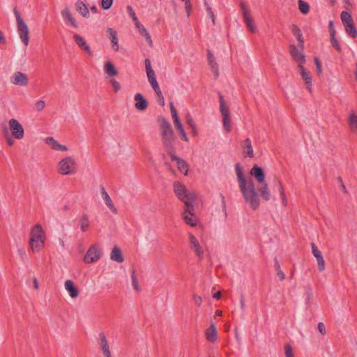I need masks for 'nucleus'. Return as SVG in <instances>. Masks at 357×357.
<instances>
[{
    "mask_svg": "<svg viewBox=\"0 0 357 357\" xmlns=\"http://www.w3.org/2000/svg\"><path fill=\"white\" fill-rule=\"evenodd\" d=\"M215 59L213 54L211 52H208V61L210 62L211 61H215Z\"/></svg>",
    "mask_w": 357,
    "mask_h": 357,
    "instance_id": "nucleus-63",
    "label": "nucleus"
},
{
    "mask_svg": "<svg viewBox=\"0 0 357 357\" xmlns=\"http://www.w3.org/2000/svg\"><path fill=\"white\" fill-rule=\"evenodd\" d=\"M243 152L250 158H252L253 155V149L251 144V141L249 138H247L243 141Z\"/></svg>",
    "mask_w": 357,
    "mask_h": 357,
    "instance_id": "nucleus-34",
    "label": "nucleus"
},
{
    "mask_svg": "<svg viewBox=\"0 0 357 357\" xmlns=\"http://www.w3.org/2000/svg\"><path fill=\"white\" fill-rule=\"evenodd\" d=\"M221 296H222V294H221V292H220V291H217V292H215V293L213 294V297L214 298L218 299H218H220V298H221Z\"/></svg>",
    "mask_w": 357,
    "mask_h": 357,
    "instance_id": "nucleus-64",
    "label": "nucleus"
},
{
    "mask_svg": "<svg viewBox=\"0 0 357 357\" xmlns=\"http://www.w3.org/2000/svg\"><path fill=\"white\" fill-rule=\"evenodd\" d=\"M24 135H4L5 140L9 146H13L15 139H21Z\"/></svg>",
    "mask_w": 357,
    "mask_h": 357,
    "instance_id": "nucleus-38",
    "label": "nucleus"
},
{
    "mask_svg": "<svg viewBox=\"0 0 357 357\" xmlns=\"http://www.w3.org/2000/svg\"><path fill=\"white\" fill-rule=\"evenodd\" d=\"M291 29V31H292L293 34L294 35V36L296 37V38L298 40V47L303 50L304 40H303V34H302V32H301L300 28L298 26H297L296 25H292Z\"/></svg>",
    "mask_w": 357,
    "mask_h": 357,
    "instance_id": "nucleus-28",
    "label": "nucleus"
},
{
    "mask_svg": "<svg viewBox=\"0 0 357 357\" xmlns=\"http://www.w3.org/2000/svg\"><path fill=\"white\" fill-rule=\"evenodd\" d=\"M46 143L50 145L52 149L54 150H61V151H66L67 148L66 146L61 145L57 142L54 138L52 137H47L45 139Z\"/></svg>",
    "mask_w": 357,
    "mask_h": 357,
    "instance_id": "nucleus-33",
    "label": "nucleus"
},
{
    "mask_svg": "<svg viewBox=\"0 0 357 357\" xmlns=\"http://www.w3.org/2000/svg\"><path fill=\"white\" fill-rule=\"evenodd\" d=\"M275 271L277 273V275L279 277V279L280 281H282L285 278V275L283 273V271L281 270V268L278 269H275Z\"/></svg>",
    "mask_w": 357,
    "mask_h": 357,
    "instance_id": "nucleus-59",
    "label": "nucleus"
},
{
    "mask_svg": "<svg viewBox=\"0 0 357 357\" xmlns=\"http://www.w3.org/2000/svg\"><path fill=\"white\" fill-rule=\"evenodd\" d=\"M100 337V346L101 347L103 356L105 357H112L109 344L105 333H100L99 334Z\"/></svg>",
    "mask_w": 357,
    "mask_h": 357,
    "instance_id": "nucleus-20",
    "label": "nucleus"
},
{
    "mask_svg": "<svg viewBox=\"0 0 357 357\" xmlns=\"http://www.w3.org/2000/svg\"><path fill=\"white\" fill-rule=\"evenodd\" d=\"M318 269L319 271H323L325 269V261L323 256L317 258Z\"/></svg>",
    "mask_w": 357,
    "mask_h": 357,
    "instance_id": "nucleus-48",
    "label": "nucleus"
},
{
    "mask_svg": "<svg viewBox=\"0 0 357 357\" xmlns=\"http://www.w3.org/2000/svg\"><path fill=\"white\" fill-rule=\"evenodd\" d=\"M13 13L16 19L17 33L22 43L28 46L29 44V30L27 24L20 15L16 8H13Z\"/></svg>",
    "mask_w": 357,
    "mask_h": 357,
    "instance_id": "nucleus-4",
    "label": "nucleus"
},
{
    "mask_svg": "<svg viewBox=\"0 0 357 357\" xmlns=\"http://www.w3.org/2000/svg\"><path fill=\"white\" fill-rule=\"evenodd\" d=\"M349 123L350 127L357 132V115L354 113L351 114L349 116Z\"/></svg>",
    "mask_w": 357,
    "mask_h": 357,
    "instance_id": "nucleus-39",
    "label": "nucleus"
},
{
    "mask_svg": "<svg viewBox=\"0 0 357 357\" xmlns=\"http://www.w3.org/2000/svg\"><path fill=\"white\" fill-rule=\"evenodd\" d=\"M65 289L68 292L70 296L72 298H75L79 295V290L77 287L75 286L74 282L70 280H68L65 282L64 284Z\"/></svg>",
    "mask_w": 357,
    "mask_h": 357,
    "instance_id": "nucleus-21",
    "label": "nucleus"
},
{
    "mask_svg": "<svg viewBox=\"0 0 357 357\" xmlns=\"http://www.w3.org/2000/svg\"><path fill=\"white\" fill-rule=\"evenodd\" d=\"M75 160L71 157H66L59 162L58 171L62 175H68L75 172Z\"/></svg>",
    "mask_w": 357,
    "mask_h": 357,
    "instance_id": "nucleus-6",
    "label": "nucleus"
},
{
    "mask_svg": "<svg viewBox=\"0 0 357 357\" xmlns=\"http://www.w3.org/2000/svg\"><path fill=\"white\" fill-rule=\"evenodd\" d=\"M205 6H206L208 15H209L210 18L211 19L213 24H215V15L212 10L211 7L206 2H205Z\"/></svg>",
    "mask_w": 357,
    "mask_h": 357,
    "instance_id": "nucleus-50",
    "label": "nucleus"
},
{
    "mask_svg": "<svg viewBox=\"0 0 357 357\" xmlns=\"http://www.w3.org/2000/svg\"><path fill=\"white\" fill-rule=\"evenodd\" d=\"M100 192L102 198L104 199L105 204L109 207V208L114 213H116L117 211L116 208L114 206V204L108 195V193L106 192L105 188L103 186H101L100 188Z\"/></svg>",
    "mask_w": 357,
    "mask_h": 357,
    "instance_id": "nucleus-25",
    "label": "nucleus"
},
{
    "mask_svg": "<svg viewBox=\"0 0 357 357\" xmlns=\"http://www.w3.org/2000/svg\"><path fill=\"white\" fill-rule=\"evenodd\" d=\"M79 225L82 231L85 232L89 227V219L86 214H83L79 220Z\"/></svg>",
    "mask_w": 357,
    "mask_h": 357,
    "instance_id": "nucleus-35",
    "label": "nucleus"
},
{
    "mask_svg": "<svg viewBox=\"0 0 357 357\" xmlns=\"http://www.w3.org/2000/svg\"><path fill=\"white\" fill-rule=\"evenodd\" d=\"M241 8L242 10L243 20L246 24L248 29L252 33L256 32L257 25L251 15L250 10L245 6L244 3L241 4Z\"/></svg>",
    "mask_w": 357,
    "mask_h": 357,
    "instance_id": "nucleus-7",
    "label": "nucleus"
},
{
    "mask_svg": "<svg viewBox=\"0 0 357 357\" xmlns=\"http://www.w3.org/2000/svg\"><path fill=\"white\" fill-rule=\"evenodd\" d=\"M61 14L66 23L70 24L72 26L75 28L78 27V24L76 20L73 17V15L68 7L63 8L61 12Z\"/></svg>",
    "mask_w": 357,
    "mask_h": 357,
    "instance_id": "nucleus-17",
    "label": "nucleus"
},
{
    "mask_svg": "<svg viewBox=\"0 0 357 357\" xmlns=\"http://www.w3.org/2000/svg\"><path fill=\"white\" fill-rule=\"evenodd\" d=\"M190 247L192 249L199 259L203 258L204 252L196 237L192 234H189Z\"/></svg>",
    "mask_w": 357,
    "mask_h": 357,
    "instance_id": "nucleus-16",
    "label": "nucleus"
},
{
    "mask_svg": "<svg viewBox=\"0 0 357 357\" xmlns=\"http://www.w3.org/2000/svg\"><path fill=\"white\" fill-rule=\"evenodd\" d=\"M127 10H128V13L129 15L131 17V18H132V21L135 22V24L138 22L139 20H138L132 8L130 6H128L127 8Z\"/></svg>",
    "mask_w": 357,
    "mask_h": 357,
    "instance_id": "nucleus-46",
    "label": "nucleus"
},
{
    "mask_svg": "<svg viewBox=\"0 0 357 357\" xmlns=\"http://www.w3.org/2000/svg\"><path fill=\"white\" fill-rule=\"evenodd\" d=\"M235 169L239 188L245 203L248 204L253 210H256L259 206V199L252 179L245 178L239 163L236 165Z\"/></svg>",
    "mask_w": 357,
    "mask_h": 357,
    "instance_id": "nucleus-1",
    "label": "nucleus"
},
{
    "mask_svg": "<svg viewBox=\"0 0 357 357\" xmlns=\"http://www.w3.org/2000/svg\"><path fill=\"white\" fill-rule=\"evenodd\" d=\"M172 119L174 120V125L179 130L180 134H185L183 127L181 121L178 119V114L176 116H172Z\"/></svg>",
    "mask_w": 357,
    "mask_h": 357,
    "instance_id": "nucleus-42",
    "label": "nucleus"
},
{
    "mask_svg": "<svg viewBox=\"0 0 357 357\" xmlns=\"http://www.w3.org/2000/svg\"><path fill=\"white\" fill-rule=\"evenodd\" d=\"M331 42L333 46L339 52L341 50V47L337 40L335 39V36H333V38H331Z\"/></svg>",
    "mask_w": 357,
    "mask_h": 357,
    "instance_id": "nucleus-54",
    "label": "nucleus"
},
{
    "mask_svg": "<svg viewBox=\"0 0 357 357\" xmlns=\"http://www.w3.org/2000/svg\"><path fill=\"white\" fill-rule=\"evenodd\" d=\"M183 218L185 222L191 227H195L197 224V218L194 215V211L192 215L190 214L189 211L186 210V206H185V210L183 213Z\"/></svg>",
    "mask_w": 357,
    "mask_h": 357,
    "instance_id": "nucleus-27",
    "label": "nucleus"
},
{
    "mask_svg": "<svg viewBox=\"0 0 357 357\" xmlns=\"http://www.w3.org/2000/svg\"><path fill=\"white\" fill-rule=\"evenodd\" d=\"M312 251L313 255L316 257V259L322 256L321 252L314 243H312Z\"/></svg>",
    "mask_w": 357,
    "mask_h": 357,
    "instance_id": "nucleus-52",
    "label": "nucleus"
},
{
    "mask_svg": "<svg viewBox=\"0 0 357 357\" xmlns=\"http://www.w3.org/2000/svg\"><path fill=\"white\" fill-rule=\"evenodd\" d=\"M9 126L12 134H24V129L22 125L16 119H10L9 121Z\"/></svg>",
    "mask_w": 357,
    "mask_h": 357,
    "instance_id": "nucleus-26",
    "label": "nucleus"
},
{
    "mask_svg": "<svg viewBox=\"0 0 357 357\" xmlns=\"http://www.w3.org/2000/svg\"><path fill=\"white\" fill-rule=\"evenodd\" d=\"M131 278H132V286L137 291H140V287L137 281V278L135 274V271L134 269L132 270V274H131Z\"/></svg>",
    "mask_w": 357,
    "mask_h": 357,
    "instance_id": "nucleus-40",
    "label": "nucleus"
},
{
    "mask_svg": "<svg viewBox=\"0 0 357 357\" xmlns=\"http://www.w3.org/2000/svg\"><path fill=\"white\" fill-rule=\"evenodd\" d=\"M193 301L197 306H200L202 303V298L198 295H193Z\"/></svg>",
    "mask_w": 357,
    "mask_h": 357,
    "instance_id": "nucleus-57",
    "label": "nucleus"
},
{
    "mask_svg": "<svg viewBox=\"0 0 357 357\" xmlns=\"http://www.w3.org/2000/svg\"><path fill=\"white\" fill-rule=\"evenodd\" d=\"M314 64L317 67L318 74L321 73V72H322L321 64L319 60L318 59V58H314Z\"/></svg>",
    "mask_w": 357,
    "mask_h": 357,
    "instance_id": "nucleus-56",
    "label": "nucleus"
},
{
    "mask_svg": "<svg viewBox=\"0 0 357 357\" xmlns=\"http://www.w3.org/2000/svg\"><path fill=\"white\" fill-rule=\"evenodd\" d=\"M45 106V102L44 100H38L34 105V109L36 112H41L44 109Z\"/></svg>",
    "mask_w": 357,
    "mask_h": 357,
    "instance_id": "nucleus-45",
    "label": "nucleus"
},
{
    "mask_svg": "<svg viewBox=\"0 0 357 357\" xmlns=\"http://www.w3.org/2000/svg\"><path fill=\"white\" fill-rule=\"evenodd\" d=\"M110 258L112 261L118 263H122L124 260L122 252L117 246H114L112 250Z\"/></svg>",
    "mask_w": 357,
    "mask_h": 357,
    "instance_id": "nucleus-29",
    "label": "nucleus"
},
{
    "mask_svg": "<svg viewBox=\"0 0 357 357\" xmlns=\"http://www.w3.org/2000/svg\"><path fill=\"white\" fill-rule=\"evenodd\" d=\"M73 39L79 48L83 50L86 54L90 56L93 55L90 46L87 44L86 40L83 36L77 33H75L73 35Z\"/></svg>",
    "mask_w": 357,
    "mask_h": 357,
    "instance_id": "nucleus-13",
    "label": "nucleus"
},
{
    "mask_svg": "<svg viewBox=\"0 0 357 357\" xmlns=\"http://www.w3.org/2000/svg\"><path fill=\"white\" fill-rule=\"evenodd\" d=\"M10 83L20 86H26L29 84V78L26 73L17 71L10 77Z\"/></svg>",
    "mask_w": 357,
    "mask_h": 357,
    "instance_id": "nucleus-10",
    "label": "nucleus"
},
{
    "mask_svg": "<svg viewBox=\"0 0 357 357\" xmlns=\"http://www.w3.org/2000/svg\"><path fill=\"white\" fill-rule=\"evenodd\" d=\"M261 186L259 188L258 191L260 193V196L266 201H268L271 199V193L268 190L267 183L264 181L261 183Z\"/></svg>",
    "mask_w": 357,
    "mask_h": 357,
    "instance_id": "nucleus-32",
    "label": "nucleus"
},
{
    "mask_svg": "<svg viewBox=\"0 0 357 357\" xmlns=\"http://www.w3.org/2000/svg\"><path fill=\"white\" fill-rule=\"evenodd\" d=\"M101 256V250L98 245H91L87 250L84 261L85 263L91 264L98 261Z\"/></svg>",
    "mask_w": 357,
    "mask_h": 357,
    "instance_id": "nucleus-9",
    "label": "nucleus"
},
{
    "mask_svg": "<svg viewBox=\"0 0 357 357\" xmlns=\"http://www.w3.org/2000/svg\"><path fill=\"white\" fill-rule=\"evenodd\" d=\"M340 17L344 26L353 23L351 15L347 11H342Z\"/></svg>",
    "mask_w": 357,
    "mask_h": 357,
    "instance_id": "nucleus-36",
    "label": "nucleus"
},
{
    "mask_svg": "<svg viewBox=\"0 0 357 357\" xmlns=\"http://www.w3.org/2000/svg\"><path fill=\"white\" fill-rule=\"evenodd\" d=\"M135 25L136 28L137 29L138 31L139 32V33L145 38L146 40L150 45H151L152 44L151 37L150 34L149 33L148 31L146 30V29L139 22L135 24Z\"/></svg>",
    "mask_w": 357,
    "mask_h": 357,
    "instance_id": "nucleus-30",
    "label": "nucleus"
},
{
    "mask_svg": "<svg viewBox=\"0 0 357 357\" xmlns=\"http://www.w3.org/2000/svg\"><path fill=\"white\" fill-rule=\"evenodd\" d=\"M113 0H102L101 6L104 10H108L111 8Z\"/></svg>",
    "mask_w": 357,
    "mask_h": 357,
    "instance_id": "nucleus-51",
    "label": "nucleus"
},
{
    "mask_svg": "<svg viewBox=\"0 0 357 357\" xmlns=\"http://www.w3.org/2000/svg\"><path fill=\"white\" fill-rule=\"evenodd\" d=\"M154 91H155V93L156 94L157 100H158V103L161 106H164V105H165V98L163 97V95H162V91H161L160 88L157 89V90H155Z\"/></svg>",
    "mask_w": 357,
    "mask_h": 357,
    "instance_id": "nucleus-44",
    "label": "nucleus"
},
{
    "mask_svg": "<svg viewBox=\"0 0 357 357\" xmlns=\"http://www.w3.org/2000/svg\"><path fill=\"white\" fill-rule=\"evenodd\" d=\"M169 107H170V111H171V114H172V116H176L177 115V112L174 106V104L173 102H170L169 103Z\"/></svg>",
    "mask_w": 357,
    "mask_h": 357,
    "instance_id": "nucleus-61",
    "label": "nucleus"
},
{
    "mask_svg": "<svg viewBox=\"0 0 357 357\" xmlns=\"http://www.w3.org/2000/svg\"><path fill=\"white\" fill-rule=\"evenodd\" d=\"M134 100L135 102V107L137 110L144 111L147 108V102L141 93H136L134 96Z\"/></svg>",
    "mask_w": 357,
    "mask_h": 357,
    "instance_id": "nucleus-19",
    "label": "nucleus"
},
{
    "mask_svg": "<svg viewBox=\"0 0 357 357\" xmlns=\"http://www.w3.org/2000/svg\"><path fill=\"white\" fill-rule=\"evenodd\" d=\"M289 52L294 61L298 63V66H303L305 63V56L302 49L297 48L294 45H291Z\"/></svg>",
    "mask_w": 357,
    "mask_h": 357,
    "instance_id": "nucleus-12",
    "label": "nucleus"
},
{
    "mask_svg": "<svg viewBox=\"0 0 357 357\" xmlns=\"http://www.w3.org/2000/svg\"><path fill=\"white\" fill-rule=\"evenodd\" d=\"M220 100V111L222 116L223 127L226 132L231 131L230 111L226 105L224 98L221 93L218 94Z\"/></svg>",
    "mask_w": 357,
    "mask_h": 357,
    "instance_id": "nucleus-5",
    "label": "nucleus"
},
{
    "mask_svg": "<svg viewBox=\"0 0 357 357\" xmlns=\"http://www.w3.org/2000/svg\"><path fill=\"white\" fill-rule=\"evenodd\" d=\"M185 10H186V12L188 13V15L190 12L191 7H192L190 1L185 2Z\"/></svg>",
    "mask_w": 357,
    "mask_h": 357,
    "instance_id": "nucleus-62",
    "label": "nucleus"
},
{
    "mask_svg": "<svg viewBox=\"0 0 357 357\" xmlns=\"http://www.w3.org/2000/svg\"><path fill=\"white\" fill-rule=\"evenodd\" d=\"M167 142H168L171 146H172L173 154H175V151L182 147L180 144L179 141L175 137V135H163V142L167 150V153L169 155V147H168L167 144Z\"/></svg>",
    "mask_w": 357,
    "mask_h": 357,
    "instance_id": "nucleus-14",
    "label": "nucleus"
},
{
    "mask_svg": "<svg viewBox=\"0 0 357 357\" xmlns=\"http://www.w3.org/2000/svg\"><path fill=\"white\" fill-rule=\"evenodd\" d=\"M173 187L174 192L177 198L185 204L186 210L192 215V211H195L193 206V203L196 199L195 193L189 191L183 184L178 181H175L173 184Z\"/></svg>",
    "mask_w": 357,
    "mask_h": 357,
    "instance_id": "nucleus-2",
    "label": "nucleus"
},
{
    "mask_svg": "<svg viewBox=\"0 0 357 357\" xmlns=\"http://www.w3.org/2000/svg\"><path fill=\"white\" fill-rule=\"evenodd\" d=\"M111 46L114 51L117 52L119 50L118 37L111 38Z\"/></svg>",
    "mask_w": 357,
    "mask_h": 357,
    "instance_id": "nucleus-47",
    "label": "nucleus"
},
{
    "mask_svg": "<svg viewBox=\"0 0 357 357\" xmlns=\"http://www.w3.org/2000/svg\"><path fill=\"white\" fill-rule=\"evenodd\" d=\"M167 144L168 147H169V156L171 157V159L176 162L177 168L179 171L183 173L184 175H187L188 172V163L183 159L176 156L175 154H173L172 146H171V144L168 142H167Z\"/></svg>",
    "mask_w": 357,
    "mask_h": 357,
    "instance_id": "nucleus-11",
    "label": "nucleus"
},
{
    "mask_svg": "<svg viewBox=\"0 0 357 357\" xmlns=\"http://www.w3.org/2000/svg\"><path fill=\"white\" fill-rule=\"evenodd\" d=\"M144 63H145L146 73L149 83L150 84V85L152 87V89H153V91L160 89L159 84L156 79L155 73L151 67V63L150 60L146 59H145Z\"/></svg>",
    "mask_w": 357,
    "mask_h": 357,
    "instance_id": "nucleus-8",
    "label": "nucleus"
},
{
    "mask_svg": "<svg viewBox=\"0 0 357 357\" xmlns=\"http://www.w3.org/2000/svg\"><path fill=\"white\" fill-rule=\"evenodd\" d=\"M208 64L211 67L212 72L214 74V76L215 77H218L219 76V69H218V65L217 62L215 61V60L208 62Z\"/></svg>",
    "mask_w": 357,
    "mask_h": 357,
    "instance_id": "nucleus-43",
    "label": "nucleus"
},
{
    "mask_svg": "<svg viewBox=\"0 0 357 357\" xmlns=\"http://www.w3.org/2000/svg\"><path fill=\"white\" fill-rule=\"evenodd\" d=\"M344 28L347 33L351 38H356L357 36V30L354 25V22L344 26Z\"/></svg>",
    "mask_w": 357,
    "mask_h": 357,
    "instance_id": "nucleus-37",
    "label": "nucleus"
},
{
    "mask_svg": "<svg viewBox=\"0 0 357 357\" xmlns=\"http://www.w3.org/2000/svg\"><path fill=\"white\" fill-rule=\"evenodd\" d=\"M273 183H274L273 190H277L280 192L281 199H282V204L284 206L287 205V199L285 197L284 190V188H283V185H282L281 181L279 180L278 178L275 177Z\"/></svg>",
    "mask_w": 357,
    "mask_h": 357,
    "instance_id": "nucleus-22",
    "label": "nucleus"
},
{
    "mask_svg": "<svg viewBox=\"0 0 357 357\" xmlns=\"http://www.w3.org/2000/svg\"><path fill=\"white\" fill-rule=\"evenodd\" d=\"M317 328L321 335L326 334V328L324 323L319 322L317 325Z\"/></svg>",
    "mask_w": 357,
    "mask_h": 357,
    "instance_id": "nucleus-58",
    "label": "nucleus"
},
{
    "mask_svg": "<svg viewBox=\"0 0 357 357\" xmlns=\"http://www.w3.org/2000/svg\"><path fill=\"white\" fill-rule=\"evenodd\" d=\"M75 9L76 10L84 17L86 19H89L90 17L89 9L87 6L81 0H77L75 3Z\"/></svg>",
    "mask_w": 357,
    "mask_h": 357,
    "instance_id": "nucleus-18",
    "label": "nucleus"
},
{
    "mask_svg": "<svg viewBox=\"0 0 357 357\" xmlns=\"http://www.w3.org/2000/svg\"><path fill=\"white\" fill-rule=\"evenodd\" d=\"M29 245L33 252L42 250L45 245V232L39 224L33 226L30 232Z\"/></svg>",
    "mask_w": 357,
    "mask_h": 357,
    "instance_id": "nucleus-3",
    "label": "nucleus"
},
{
    "mask_svg": "<svg viewBox=\"0 0 357 357\" xmlns=\"http://www.w3.org/2000/svg\"><path fill=\"white\" fill-rule=\"evenodd\" d=\"M205 336L208 342H215L217 340L218 332L214 324H211L206 330Z\"/></svg>",
    "mask_w": 357,
    "mask_h": 357,
    "instance_id": "nucleus-24",
    "label": "nucleus"
},
{
    "mask_svg": "<svg viewBox=\"0 0 357 357\" xmlns=\"http://www.w3.org/2000/svg\"><path fill=\"white\" fill-rule=\"evenodd\" d=\"M107 33H108V36L110 39L117 37L116 31L115 30H114L112 28H110V27L107 28Z\"/></svg>",
    "mask_w": 357,
    "mask_h": 357,
    "instance_id": "nucleus-55",
    "label": "nucleus"
},
{
    "mask_svg": "<svg viewBox=\"0 0 357 357\" xmlns=\"http://www.w3.org/2000/svg\"><path fill=\"white\" fill-rule=\"evenodd\" d=\"M298 68L300 69L301 76L305 82L306 89L310 93H312V83L311 73L303 67V65H298Z\"/></svg>",
    "mask_w": 357,
    "mask_h": 357,
    "instance_id": "nucleus-15",
    "label": "nucleus"
},
{
    "mask_svg": "<svg viewBox=\"0 0 357 357\" xmlns=\"http://www.w3.org/2000/svg\"><path fill=\"white\" fill-rule=\"evenodd\" d=\"M109 82L116 92L119 91L121 89V84L116 80L112 79L109 81Z\"/></svg>",
    "mask_w": 357,
    "mask_h": 357,
    "instance_id": "nucleus-53",
    "label": "nucleus"
},
{
    "mask_svg": "<svg viewBox=\"0 0 357 357\" xmlns=\"http://www.w3.org/2000/svg\"><path fill=\"white\" fill-rule=\"evenodd\" d=\"M299 10L303 14H307L309 12V5L307 3L303 0H298V1Z\"/></svg>",
    "mask_w": 357,
    "mask_h": 357,
    "instance_id": "nucleus-41",
    "label": "nucleus"
},
{
    "mask_svg": "<svg viewBox=\"0 0 357 357\" xmlns=\"http://www.w3.org/2000/svg\"><path fill=\"white\" fill-rule=\"evenodd\" d=\"M187 122H188V124L193 129L195 130V122L194 121L192 120V119L190 117V116H188L187 118ZM194 132H195V130H193Z\"/></svg>",
    "mask_w": 357,
    "mask_h": 357,
    "instance_id": "nucleus-60",
    "label": "nucleus"
},
{
    "mask_svg": "<svg viewBox=\"0 0 357 357\" xmlns=\"http://www.w3.org/2000/svg\"><path fill=\"white\" fill-rule=\"evenodd\" d=\"M250 174L253 176L258 183H262L265 181V175L262 168L255 165L250 170Z\"/></svg>",
    "mask_w": 357,
    "mask_h": 357,
    "instance_id": "nucleus-23",
    "label": "nucleus"
},
{
    "mask_svg": "<svg viewBox=\"0 0 357 357\" xmlns=\"http://www.w3.org/2000/svg\"><path fill=\"white\" fill-rule=\"evenodd\" d=\"M104 71L109 77L117 75L118 72L111 61H107L104 65Z\"/></svg>",
    "mask_w": 357,
    "mask_h": 357,
    "instance_id": "nucleus-31",
    "label": "nucleus"
},
{
    "mask_svg": "<svg viewBox=\"0 0 357 357\" xmlns=\"http://www.w3.org/2000/svg\"><path fill=\"white\" fill-rule=\"evenodd\" d=\"M285 357H294L292 348L290 344H286L284 345Z\"/></svg>",
    "mask_w": 357,
    "mask_h": 357,
    "instance_id": "nucleus-49",
    "label": "nucleus"
}]
</instances>
